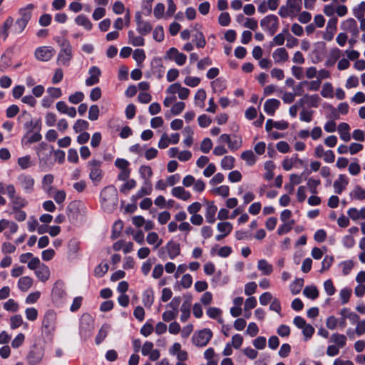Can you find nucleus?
<instances>
[{
    "label": "nucleus",
    "instance_id": "obj_1",
    "mask_svg": "<svg viewBox=\"0 0 365 365\" xmlns=\"http://www.w3.org/2000/svg\"><path fill=\"white\" fill-rule=\"evenodd\" d=\"M35 8L34 4H29L19 10L20 17L14 21V18L9 16L0 28V37L6 41L9 35L12 34L19 35L21 34L32 16V10Z\"/></svg>",
    "mask_w": 365,
    "mask_h": 365
},
{
    "label": "nucleus",
    "instance_id": "obj_2",
    "mask_svg": "<svg viewBox=\"0 0 365 365\" xmlns=\"http://www.w3.org/2000/svg\"><path fill=\"white\" fill-rule=\"evenodd\" d=\"M61 50L57 57V64L68 66L73 57L72 46L68 41L63 40L60 44Z\"/></svg>",
    "mask_w": 365,
    "mask_h": 365
},
{
    "label": "nucleus",
    "instance_id": "obj_3",
    "mask_svg": "<svg viewBox=\"0 0 365 365\" xmlns=\"http://www.w3.org/2000/svg\"><path fill=\"white\" fill-rule=\"evenodd\" d=\"M94 321L89 314H83L80 319L79 333L82 338L91 336L94 329Z\"/></svg>",
    "mask_w": 365,
    "mask_h": 365
},
{
    "label": "nucleus",
    "instance_id": "obj_4",
    "mask_svg": "<svg viewBox=\"0 0 365 365\" xmlns=\"http://www.w3.org/2000/svg\"><path fill=\"white\" fill-rule=\"evenodd\" d=\"M16 183L26 194H31L34 190L35 180L30 175L25 173L19 175L16 178Z\"/></svg>",
    "mask_w": 365,
    "mask_h": 365
},
{
    "label": "nucleus",
    "instance_id": "obj_5",
    "mask_svg": "<svg viewBox=\"0 0 365 365\" xmlns=\"http://www.w3.org/2000/svg\"><path fill=\"white\" fill-rule=\"evenodd\" d=\"M260 26L270 36H273L278 30L279 19L274 14L267 15L260 21Z\"/></svg>",
    "mask_w": 365,
    "mask_h": 365
},
{
    "label": "nucleus",
    "instance_id": "obj_6",
    "mask_svg": "<svg viewBox=\"0 0 365 365\" xmlns=\"http://www.w3.org/2000/svg\"><path fill=\"white\" fill-rule=\"evenodd\" d=\"M212 337V332L209 329H204L195 333L192 337L193 344L197 346H205Z\"/></svg>",
    "mask_w": 365,
    "mask_h": 365
},
{
    "label": "nucleus",
    "instance_id": "obj_7",
    "mask_svg": "<svg viewBox=\"0 0 365 365\" xmlns=\"http://www.w3.org/2000/svg\"><path fill=\"white\" fill-rule=\"evenodd\" d=\"M101 200L103 206L106 202L115 205L118 201V192L115 187L109 185L104 187L101 192Z\"/></svg>",
    "mask_w": 365,
    "mask_h": 365
},
{
    "label": "nucleus",
    "instance_id": "obj_8",
    "mask_svg": "<svg viewBox=\"0 0 365 365\" xmlns=\"http://www.w3.org/2000/svg\"><path fill=\"white\" fill-rule=\"evenodd\" d=\"M66 297L64 283L61 281L55 282L52 289V299L55 303L61 304Z\"/></svg>",
    "mask_w": 365,
    "mask_h": 365
},
{
    "label": "nucleus",
    "instance_id": "obj_9",
    "mask_svg": "<svg viewBox=\"0 0 365 365\" xmlns=\"http://www.w3.org/2000/svg\"><path fill=\"white\" fill-rule=\"evenodd\" d=\"M101 163L97 160H92L88 165L91 168L89 178L93 182H99L102 179V171L100 168Z\"/></svg>",
    "mask_w": 365,
    "mask_h": 365
},
{
    "label": "nucleus",
    "instance_id": "obj_10",
    "mask_svg": "<svg viewBox=\"0 0 365 365\" xmlns=\"http://www.w3.org/2000/svg\"><path fill=\"white\" fill-rule=\"evenodd\" d=\"M154 344L151 341H145L141 348V353L143 356H148L150 361H157L160 353L158 349H153Z\"/></svg>",
    "mask_w": 365,
    "mask_h": 365
},
{
    "label": "nucleus",
    "instance_id": "obj_11",
    "mask_svg": "<svg viewBox=\"0 0 365 365\" xmlns=\"http://www.w3.org/2000/svg\"><path fill=\"white\" fill-rule=\"evenodd\" d=\"M165 58L173 60L179 65L182 66L185 63L187 56L182 53H180L178 50L174 47L170 48L166 53L165 56Z\"/></svg>",
    "mask_w": 365,
    "mask_h": 365
},
{
    "label": "nucleus",
    "instance_id": "obj_12",
    "mask_svg": "<svg viewBox=\"0 0 365 365\" xmlns=\"http://www.w3.org/2000/svg\"><path fill=\"white\" fill-rule=\"evenodd\" d=\"M55 50L49 46H42L38 48L35 51L36 58L41 61H48L55 54Z\"/></svg>",
    "mask_w": 365,
    "mask_h": 365
},
{
    "label": "nucleus",
    "instance_id": "obj_13",
    "mask_svg": "<svg viewBox=\"0 0 365 365\" xmlns=\"http://www.w3.org/2000/svg\"><path fill=\"white\" fill-rule=\"evenodd\" d=\"M43 356V351L41 347L34 346L29 352L26 359L30 365H35L39 363Z\"/></svg>",
    "mask_w": 365,
    "mask_h": 365
},
{
    "label": "nucleus",
    "instance_id": "obj_14",
    "mask_svg": "<svg viewBox=\"0 0 365 365\" xmlns=\"http://www.w3.org/2000/svg\"><path fill=\"white\" fill-rule=\"evenodd\" d=\"M163 250H166L169 255V257L171 259H175L180 254V244L175 242L173 240L169 241L165 247H161L160 250H159V252H160Z\"/></svg>",
    "mask_w": 365,
    "mask_h": 365
},
{
    "label": "nucleus",
    "instance_id": "obj_15",
    "mask_svg": "<svg viewBox=\"0 0 365 365\" xmlns=\"http://www.w3.org/2000/svg\"><path fill=\"white\" fill-rule=\"evenodd\" d=\"M337 19L332 18L328 21L326 31L323 35L324 39L327 41H331L334 38V36L336 31V24H337Z\"/></svg>",
    "mask_w": 365,
    "mask_h": 365
},
{
    "label": "nucleus",
    "instance_id": "obj_16",
    "mask_svg": "<svg viewBox=\"0 0 365 365\" xmlns=\"http://www.w3.org/2000/svg\"><path fill=\"white\" fill-rule=\"evenodd\" d=\"M88 74L90 76L86 80V85L87 86H92L99 82L101 71L98 67H91L88 71Z\"/></svg>",
    "mask_w": 365,
    "mask_h": 365
},
{
    "label": "nucleus",
    "instance_id": "obj_17",
    "mask_svg": "<svg viewBox=\"0 0 365 365\" xmlns=\"http://www.w3.org/2000/svg\"><path fill=\"white\" fill-rule=\"evenodd\" d=\"M272 58L276 63H282L288 61L289 54L287 50L283 48H278L272 53Z\"/></svg>",
    "mask_w": 365,
    "mask_h": 365
},
{
    "label": "nucleus",
    "instance_id": "obj_18",
    "mask_svg": "<svg viewBox=\"0 0 365 365\" xmlns=\"http://www.w3.org/2000/svg\"><path fill=\"white\" fill-rule=\"evenodd\" d=\"M56 108L59 113L66 114L71 118H74L76 115V108L74 107H68L64 101L57 102Z\"/></svg>",
    "mask_w": 365,
    "mask_h": 365
},
{
    "label": "nucleus",
    "instance_id": "obj_19",
    "mask_svg": "<svg viewBox=\"0 0 365 365\" xmlns=\"http://www.w3.org/2000/svg\"><path fill=\"white\" fill-rule=\"evenodd\" d=\"M341 28L343 30L350 32L355 37L359 34L357 23L352 18L344 21L341 24Z\"/></svg>",
    "mask_w": 365,
    "mask_h": 365
},
{
    "label": "nucleus",
    "instance_id": "obj_20",
    "mask_svg": "<svg viewBox=\"0 0 365 365\" xmlns=\"http://www.w3.org/2000/svg\"><path fill=\"white\" fill-rule=\"evenodd\" d=\"M349 183L347 177L340 174L334 182V188L336 193L340 195Z\"/></svg>",
    "mask_w": 365,
    "mask_h": 365
},
{
    "label": "nucleus",
    "instance_id": "obj_21",
    "mask_svg": "<svg viewBox=\"0 0 365 365\" xmlns=\"http://www.w3.org/2000/svg\"><path fill=\"white\" fill-rule=\"evenodd\" d=\"M280 105V101L277 99L272 98L268 99L264 104V111L269 115H274L275 110L278 109Z\"/></svg>",
    "mask_w": 365,
    "mask_h": 365
},
{
    "label": "nucleus",
    "instance_id": "obj_22",
    "mask_svg": "<svg viewBox=\"0 0 365 365\" xmlns=\"http://www.w3.org/2000/svg\"><path fill=\"white\" fill-rule=\"evenodd\" d=\"M56 319V314L53 310H48L43 319V326L46 329H51L54 327Z\"/></svg>",
    "mask_w": 365,
    "mask_h": 365
},
{
    "label": "nucleus",
    "instance_id": "obj_23",
    "mask_svg": "<svg viewBox=\"0 0 365 365\" xmlns=\"http://www.w3.org/2000/svg\"><path fill=\"white\" fill-rule=\"evenodd\" d=\"M350 126L346 123H341L339 124L337 127L338 132L340 135V138L345 141L349 142L351 140V135H350Z\"/></svg>",
    "mask_w": 365,
    "mask_h": 365
},
{
    "label": "nucleus",
    "instance_id": "obj_24",
    "mask_svg": "<svg viewBox=\"0 0 365 365\" xmlns=\"http://www.w3.org/2000/svg\"><path fill=\"white\" fill-rule=\"evenodd\" d=\"M191 299H187L183 302L180 307V321L185 322L190 317Z\"/></svg>",
    "mask_w": 365,
    "mask_h": 365
},
{
    "label": "nucleus",
    "instance_id": "obj_25",
    "mask_svg": "<svg viewBox=\"0 0 365 365\" xmlns=\"http://www.w3.org/2000/svg\"><path fill=\"white\" fill-rule=\"evenodd\" d=\"M9 200L12 210L24 208L28 205V201L24 197H21L19 195H15L14 197H11Z\"/></svg>",
    "mask_w": 365,
    "mask_h": 365
},
{
    "label": "nucleus",
    "instance_id": "obj_26",
    "mask_svg": "<svg viewBox=\"0 0 365 365\" xmlns=\"http://www.w3.org/2000/svg\"><path fill=\"white\" fill-rule=\"evenodd\" d=\"M36 277L42 282H46L50 277V270L48 266L41 264L35 272Z\"/></svg>",
    "mask_w": 365,
    "mask_h": 365
},
{
    "label": "nucleus",
    "instance_id": "obj_27",
    "mask_svg": "<svg viewBox=\"0 0 365 365\" xmlns=\"http://www.w3.org/2000/svg\"><path fill=\"white\" fill-rule=\"evenodd\" d=\"M329 342L335 344L339 348H343L346 344V336L339 333H334L331 335Z\"/></svg>",
    "mask_w": 365,
    "mask_h": 365
},
{
    "label": "nucleus",
    "instance_id": "obj_28",
    "mask_svg": "<svg viewBox=\"0 0 365 365\" xmlns=\"http://www.w3.org/2000/svg\"><path fill=\"white\" fill-rule=\"evenodd\" d=\"M172 195L182 200H187L190 198L191 194L185 190L183 187L178 186L173 188Z\"/></svg>",
    "mask_w": 365,
    "mask_h": 365
},
{
    "label": "nucleus",
    "instance_id": "obj_29",
    "mask_svg": "<svg viewBox=\"0 0 365 365\" xmlns=\"http://www.w3.org/2000/svg\"><path fill=\"white\" fill-rule=\"evenodd\" d=\"M217 210V207L214 205L213 202L208 203L205 212L206 221L208 223L212 224L215 222V216Z\"/></svg>",
    "mask_w": 365,
    "mask_h": 365
},
{
    "label": "nucleus",
    "instance_id": "obj_30",
    "mask_svg": "<svg viewBox=\"0 0 365 365\" xmlns=\"http://www.w3.org/2000/svg\"><path fill=\"white\" fill-rule=\"evenodd\" d=\"M75 23L78 26H83L87 31H90L93 28L91 21L86 16L83 14L77 16L75 18Z\"/></svg>",
    "mask_w": 365,
    "mask_h": 365
},
{
    "label": "nucleus",
    "instance_id": "obj_31",
    "mask_svg": "<svg viewBox=\"0 0 365 365\" xmlns=\"http://www.w3.org/2000/svg\"><path fill=\"white\" fill-rule=\"evenodd\" d=\"M257 269L264 275H269L273 272V267L266 259H259L257 262Z\"/></svg>",
    "mask_w": 365,
    "mask_h": 365
},
{
    "label": "nucleus",
    "instance_id": "obj_32",
    "mask_svg": "<svg viewBox=\"0 0 365 365\" xmlns=\"http://www.w3.org/2000/svg\"><path fill=\"white\" fill-rule=\"evenodd\" d=\"M128 43L134 46H142L145 44V40L142 36H135L133 31L128 32Z\"/></svg>",
    "mask_w": 365,
    "mask_h": 365
},
{
    "label": "nucleus",
    "instance_id": "obj_33",
    "mask_svg": "<svg viewBox=\"0 0 365 365\" xmlns=\"http://www.w3.org/2000/svg\"><path fill=\"white\" fill-rule=\"evenodd\" d=\"M110 329V327L108 324H104L102 325L98 331L97 336H96L95 341L96 344H100L106 339Z\"/></svg>",
    "mask_w": 365,
    "mask_h": 365
},
{
    "label": "nucleus",
    "instance_id": "obj_34",
    "mask_svg": "<svg viewBox=\"0 0 365 365\" xmlns=\"http://www.w3.org/2000/svg\"><path fill=\"white\" fill-rule=\"evenodd\" d=\"M33 284V279L30 277H22L19 279L18 287L22 292H26Z\"/></svg>",
    "mask_w": 365,
    "mask_h": 365
},
{
    "label": "nucleus",
    "instance_id": "obj_35",
    "mask_svg": "<svg viewBox=\"0 0 365 365\" xmlns=\"http://www.w3.org/2000/svg\"><path fill=\"white\" fill-rule=\"evenodd\" d=\"M152 192V186L149 180H145L144 185L137 192L136 195L133 196L134 198H141L145 195H148Z\"/></svg>",
    "mask_w": 365,
    "mask_h": 365
},
{
    "label": "nucleus",
    "instance_id": "obj_36",
    "mask_svg": "<svg viewBox=\"0 0 365 365\" xmlns=\"http://www.w3.org/2000/svg\"><path fill=\"white\" fill-rule=\"evenodd\" d=\"M24 126L28 132H31L35 129L37 130V131H40L41 129V120L40 118L35 120H31L26 122Z\"/></svg>",
    "mask_w": 365,
    "mask_h": 365
},
{
    "label": "nucleus",
    "instance_id": "obj_37",
    "mask_svg": "<svg viewBox=\"0 0 365 365\" xmlns=\"http://www.w3.org/2000/svg\"><path fill=\"white\" fill-rule=\"evenodd\" d=\"M146 241L149 245H155V249L158 248L163 243V240L160 239L158 235L155 232L148 233Z\"/></svg>",
    "mask_w": 365,
    "mask_h": 365
},
{
    "label": "nucleus",
    "instance_id": "obj_38",
    "mask_svg": "<svg viewBox=\"0 0 365 365\" xmlns=\"http://www.w3.org/2000/svg\"><path fill=\"white\" fill-rule=\"evenodd\" d=\"M302 0H287V6L289 9L290 11L295 14L299 13L302 9Z\"/></svg>",
    "mask_w": 365,
    "mask_h": 365
},
{
    "label": "nucleus",
    "instance_id": "obj_39",
    "mask_svg": "<svg viewBox=\"0 0 365 365\" xmlns=\"http://www.w3.org/2000/svg\"><path fill=\"white\" fill-rule=\"evenodd\" d=\"M198 24H195L193 30L196 31L195 34V39L196 41V46L197 48H204L206 44V41L203 34L197 30Z\"/></svg>",
    "mask_w": 365,
    "mask_h": 365
},
{
    "label": "nucleus",
    "instance_id": "obj_40",
    "mask_svg": "<svg viewBox=\"0 0 365 365\" xmlns=\"http://www.w3.org/2000/svg\"><path fill=\"white\" fill-rule=\"evenodd\" d=\"M142 302L145 307L150 308L154 302V296L152 290L148 289L143 292Z\"/></svg>",
    "mask_w": 365,
    "mask_h": 365
},
{
    "label": "nucleus",
    "instance_id": "obj_41",
    "mask_svg": "<svg viewBox=\"0 0 365 365\" xmlns=\"http://www.w3.org/2000/svg\"><path fill=\"white\" fill-rule=\"evenodd\" d=\"M303 294L307 298L315 299L319 296V291L315 286H307L303 290Z\"/></svg>",
    "mask_w": 365,
    "mask_h": 365
},
{
    "label": "nucleus",
    "instance_id": "obj_42",
    "mask_svg": "<svg viewBox=\"0 0 365 365\" xmlns=\"http://www.w3.org/2000/svg\"><path fill=\"white\" fill-rule=\"evenodd\" d=\"M350 196L353 199L363 200L365 199V190L361 188L359 185H356L350 192Z\"/></svg>",
    "mask_w": 365,
    "mask_h": 365
},
{
    "label": "nucleus",
    "instance_id": "obj_43",
    "mask_svg": "<svg viewBox=\"0 0 365 365\" xmlns=\"http://www.w3.org/2000/svg\"><path fill=\"white\" fill-rule=\"evenodd\" d=\"M152 25L148 21H144L143 22L137 25L136 29L140 35L145 36L152 31Z\"/></svg>",
    "mask_w": 365,
    "mask_h": 365
},
{
    "label": "nucleus",
    "instance_id": "obj_44",
    "mask_svg": "<svg viewBox=\"0 0 365 365\" xmlns=\"http://www.w3.org/2000/svg\"><path fill=\"white\" fill-rule=\"evenodd\" d=\"M241 158L246 161L247 164L249 165H253L256 162V157L254 153L250 150L244 151L241 154Z\"/></svg>",
    "mask_w": 365,
    "mask_h": 365
},
{
    "label": "nucleus",
    "instance_id": "obj_45",
    "mask_svg": "<svg viewBox=\"0 0 365 365\" xmlns=\"http://www.w3.org/2000/svg\"><path fill=\"white\" fill-rule=\"evenodd\" d=\"M303 285L304 280L301 278L296 279L292 283H291L290 290L292 294L295 295L299 294L301 292Z\"/></svg>",
    "mask_w": 365,
    "mask_h": 365
},
{
    "label": "nucleus",
    "instance_id": "obj_46",
    "mask_svg": "<svg viewBox=\"0 0 365 365\" xmlns=\"http://www.w3.org/2000/svg\"><path fill=\"white\" fill-rule=\"evenodd\" d=\"M217 229L221 233L227 236L232 230V225L229 222H219Z\"/></svg>",
    "mask_w": 365,
    "mask_h": 365
},
{
    "label": "nucleus",
    "instance_id": "obj_47",
    "mask_svg": "<svg viewBox=\"0 0 365 365\" xmlns=\"http://www.w3.org/2000/svg\"><path fill=\"white\" fill-rule=\"evenodd\" d=\"M294 224V221L293 220L283 222V224L278 227L277 234L279 235H282L289 232L292 229Z\"/></svg>",
    "mask_w": 365,
    "mask_h": 365
},
{
    "label": "nucleus",
    "instance_id": "obj_48",
    "mask_svg": "<svg viewBox=\"0 0 365 365\" xmlns=\"http://www.w3.org/2000/svg\"><path fill=\"white\" fill-rule=\"evenodd\" d=\"M89 127V123L88 121L82 119L78 120L75 124L73 125L74 131L78 133L83 130H87Z\"/></svg>",
    "mask_w": 365,
    "mask_h": 365
},
{
    "label": "nucleus",
    "instance_id": "obj_49",
    "mask_svg": "<svg viewBox=\"0 0 365 365\" xmlns=\"http://www.w3.org/2000/svg\"><path fill=\"white\" fill-rule=\"evenodd\" d=\"M235 158L232 156H225L221 161V167L224 170H231L234 168Z\"/></svg>",
    "mask_w": 365,
    "mask_h": 365
},
{
    "label": "nucleus",
    "instance_id": "obj_50",
    "mask_svg": "<svg viewBox=\"0 0 365 365\" xmlns=\"http://www.w3.org/2000/svg\"><path fill=\"white\" fill-rule=\"evenodd\" d=\"M123 222L121 220L116 221L113 226L111 237L113 239H116L117 237H118L123 230Z\"/></svg>",
    "mask_w": 365,
    "mask_h": 365
},
{
    "label": "nucleus",
    "instance_id": "obj_51",
    "mask_svg": "<svg viewBox=\"0 0 365 365\" xmlns=\"http://www.w3.org/2000/svg\"><path fill=\"white\" fill-rule=\"evenodd\" d=\"M68 252L71 254H76L80 249V242L76 239L73 238L70 240V241L68 243Z\"/></svg>",
    "mask_w": 365,
    "mask_h": 365
},
{
    "label": "nucleus",
    "instance_id": "obj_52",
    "mask_svg": "<svg viewBox=\"0 0 365 365\" xmlns=\"http://www.w3.org/2000/svg\"><path fill=\"white\" fill-rule=\"evenodd\" d=\"M206 98V93L205 90L200 89L198 90L195 95V104L200 106V107H203L204 101Z\"/></svg>",
    "mask_w": 365,
    "mask_h": 365
},
{
    "label": "nucleus",
    "instance_id": "obj_53",
    "mask_svg": "<svg viewBox=\"0 0 365 365\" xmlns=\"http://www.w3.org/2000/svg\"><path fill=\"white\" fill-rule=\"evenodd\" d=\"M108 268L109 267L107 263L99 264L94 269L95 276L97 277H102L108 272Z\"/></svg>",
    "mask_w": 365,
    "mask_h": 365
},
{
    "label": "nucleus",
    "instance_id": "obj_54",
    "mask_svg": "<svg viewBox=\"0 0 365 365\" xmlns=\"http://www.w3.org/2000/svg\"><path fill=\"white\" fill-rule=\"evenodd\" d=\"M84 98V94L81 91H76L68 97V101L73 104H78L81 103Z\"/></svg>",
    "mask_w": 365,
    "mask_h": 365
},
{
    "label": "nucleus",
    "instance_id": "obj_55",
    "mask_svg": "<svg viewBox=\"0 0 365 365\" xmlns=\"http://www.w3.org/2000/svg\"><path fill=\"white\" fill-rule=\"evenodd\" d=\"M320 184H321L320 180H319V179H313V178L308 179L307 183L308 188L309 189L310 192L312 194H317V187Z\"/></svg>",
    "mask_w": 365,
    "mask_h": 365
},
{
    "label": "nucleus",
    "instance_id": "obj_56",
    "mask_svg": "<svg viewBox=\"0 0 365 365\" xmlns=\"http://www.w3.org/2000/svg\"><path fill=\"white\" fill-rule=\"evenodd\" d=\"M133 57L138 64L142 63L145 59V53L143 49H135L133 52Z\"/></svg>",
    "mask_w": 365,
    "mask_h": 365
},
{
    "label": "nucleus",
    "instance_id": "obj_57",
    "mask_svg": "<svg viewBox=\"0 0 365 365\" xmlns=\"http://www.w3.org/2000/svg\"><path fill=\"white\" fill-rule=\"evenodd\" d=\"M284 41L285 36L284 33H279L273 38L272 41L269 43V46H282L284 44Z\"/></svg>",
    "mask_w": 365,
    "mask_h": 365
},
{
    "label": "nucleus",
    "instance_id": "obj_58",
    "mask_svg": "<svg viewBox=\"0 0 365 365\" xmlns=\"http://www.w3.org/2000/svg\"><path fill=\"white\" fill-rule=\"evenodd\" d=\"M18 165L21 169H27L31 166V157L26 155L18 159Z\"/></svg>",
    "mask_w": 365,
    "mask_h": 365
},
{
    "label": "nucleus",
    "instance_id": "obj_59",
    "mask_svg": "<svg viewBox=\"0 0 365 365\" xmlns=\"http://www.w3.org/2000/svg\"><path fill=\"white\" fill-rule=\"evenodd\" d=\"M212 148V142L209 138H205L200 144V150L204 153H208Z\"/></svg>",
    "mask_w": 365,
    "mask_h": 365
},
{
    "label": "nucleus",
    "instance_id": "obj_60",
    "mask_svg": "<svg viewBox=\"0 0 365 365\" xmlns=\"http://www.w3.org/2000/svg\"><path fill=\"white\" fill-rule=\"evenodd\" d=\"M4 309L6 311L14 312L18 310L19 305L13 299H9L4 304Z\"/></svg>",
    "mask_w": 365,
    "mask_h": 365
},
{
    "label": "nucleus",
    "instance_id": "obj_61",
    "mask_svg": "<svg viewBox=\"0 0 365 365\" xmlns=\"http://www.w3.org/2000/svg\"><path fill=\"white\" fill-rule=\"evenodd\" d=\"M140 174L141 177L145 180H148V179L152 176L153 171L150 166L148 165H142L140 168Z\"/></svg>",
    "mask_w": 365,
    "mask_h": 365
},
{
    "label": "nucleus",
    "instance_id": "obj_62",
    "mask_svg": "<svg viewBox=\"0 0 365 365\" xmlns=\"http://www.w3.org/2000/svg\"><path fill=\"white\" fill-rule=\"evenodd\" d=\"M178 315V312H175V311L170 309L164 312L162 314V318L164 322H168L173 319H175Z\"/></svg>",
    "mask_w": 365,
    "mask_h": 365
},
{
    "label": "nucleus",
    "instance_id": "obj_63",
    "mask_svg": "<svg viewBox=\"0 0 365 365\" xmlns=\"http://www.w3.org/2000/svg\"><path fill=\"white\" fill-rule=\"evenodd\" d=\"M302 333L304 336V339L307 341L308 339H311V337L314 334V328L311 324H307L302 328Z\"/></svg>",
    "mask_w": 365,
    "mask_h": 365
},
{
    "label": "nucleus",
    "instance_id": "obj_64",
    "mask_svg": "<svg viewBox=\"0 0 365 365\" xmlns=\"http://www.w3.org/2000/svg\"><path fill=\"white\" fill-rule=\"evenodd\" d=\"M365 11V2L362 1L359 4V5L353 9L354 15L357 19H362L364 16Z\"/></svg>",
    "mask_w": 365,
    "mask_h": 365
}]
</instances>
